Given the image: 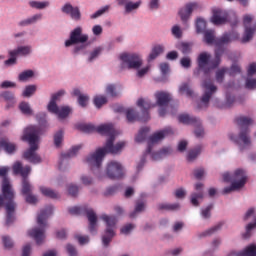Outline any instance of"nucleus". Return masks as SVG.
<instances>
[{
	"instance_id": "b1692460",
	"label": "nucleus",
	"mask_w": 256,
	"mask_h": 256,
	"mask_svg": "<svg viewBox=\"0 0 256 256\" xmlns=\"http://www.w3.org/2000/svg\"><path fill=\"white\" fill-rule=\"evenodd\" d=\"M178 121L184 125H201V120L189 114H181L178 116Z\"/></svg>"
},
{
	"instance_id": "79ce46f5",
	"label": "nucleus",
	"mask_w": 256,
	"mask_h": 256,
	"mask_svg": "<svg viewBox=\"0 0 256 256\" xmlns=\"http://www.w3.org/2000/svg\"><path fill=\"white\" fill-rule=\"evenodd\" d=\"M31 191H33V186H31V183H29V180L26 178H23L22 180V194L23 195H30Z\"/></svg>"
},
{
	"instance_id": "2eb2a0df",
	"label": "nucleus",
	"mask_w": 256,
	"mask_h": 256,
	"mask_svg": "<svg viewBox=\"0 0 256 256\" xmlns=\"http://www.w3.org/2000/svg\"><path fill=\"white\" fill-rule=\"evenodd\" d=\"M254 223H250L246 226V233L243 235L244 239H249L251 237V231L253 229H256V211L255 208H250L247 210V212L244 215V221H249V219H254Z\"/></svg>"
},
{
	"instance_id": "cd10ccee",
	"label": "nucleus",
	"mask_w": 256,
	"mask_h": 256,
	"mask_svg": "<svg viewBox=\"0 0 256 256\" xmlns=\"http://www.w3.org/2000/svg\"><path fill=\"white\" fill-rule=\"evenodd\" d=\"M65 95V90H60L55 94H52L51 100L47 105V109H53L54 107H57V102L61 101V98Z\"/></svg>"
},
{
	"instance_id": "f704fd0d",
	"label": "nucleus",
	"mask_w": 256,
	"mask_h": 256,
	"mask_svg": "<svg viewBox=\"0 0 256 256\" xmlns=\"http://www.w3.org/2000/svg\"><path fill=\"white\" fill-rule=\"evenodd\" d=\"M137 106L140 107V109H143L144 111H149L151 107H155V104H152L151 100L149 99L139 98L137 100Z\"/></svg>"
},
{
	"instance_id": "aec40b11",
	"label": "nucleus",
	"mask_w": 256,
	"mask_h": 256,
	"mask_svg": "<svg viewBox=\"0 0 256 256\" xmlns=\"http://www.w3.org/2000/svg\"><path fill=\"white\" fill-rule=\"evenodd\" d=\"M39 191L44 197H47L48 199H53L54 201L61 199V193H59V191L54 190L50 187L40 186Z\"/></svg>"
},
{
	"instance_id": "4d7b16f0",
	"label": "nucleus",
	"mask_w": 256,
	"mask_h": 256,
	"mask_svg": "<svg viewBox=\"0 0 256 256\" xmlns=\"http://www.w3.org/2000/svg\"><path fill=\"white\" fill-rule=\"evenodd\" d=\"M126 119L128 123H135V121H137V114H135V110L131 108L126 110Z\"/></svg>"
},
{
	"instance_id": "49530a36",
	"label": "nucleus",
	"mask_w": 256,
	"mask_h": 256,
	"mask_svg": "<svg viewBox=\"0 0 256 256\" xmlns=\"http://www.w3.org/2000/svg\"><path fill=\"white\" fill-rule=\"evenodd\" d=\"M19 109L23 115H33V109H31V105L27 102H21L19 104Z\"/></svg>"
},
{
	"instance_id": "423d86ee",
	"label": "nucleus",
	"mask_w": 256,
	"mask_h": 256,
	"mask_svg": "<svg viewBox=\"0 0 256 256\" xmlns=\"http://www.w3.org/2000/svg\"><path fill=\"white\" fill-rule=\"evenodd\" d=\"M222 179L226 183L232 182L239 189H243L247 183V172L241 168H237L233 173L224 172L222 174Z\"/></svg>"
},
{
	"instance_id": "864d4df0",
	"label": "nucleus",
	"mask_w": 256,
	"mask_h": 256,
	"mask_svg": "<svg viewBox=\"0 0 256 256\" xmlns=\"http://www.w3.org/2000/svg\"><path fill=\"white\" fill-rule=\"evenodd\" d=\"M251 21H253V15H251V14H246V15H244V17H243V25H244V27H245V29H246V33H247V31H251Z\"/></svg>"
},
{
	"instance_id": "c756f323",
	"label": "nucleus",
	"mask_w": 256,
	"mask_h": 256,
	"mask_svg": "<svg viewBox=\"0 0 256 256\" xmlns=\"http://www.w3.org/2000/svg\"><path fill=\"white\" fill-rule=\"evenodd\" d=\"M31 51V46H19L12 50V55H15L16 57H27V55H31Z\"/></svg>"
},
{
	"instance_id": "ddd939ff",
	"label": "nucleus",
	"mask_w": 256,
	"mask_h": 256,
	"mask_svg": "<svg viewBox=\"0 0 256 256\" xmlns=\"http://www.w3.org/2000/svg\"><path fill=\"white\" fill-rule=\"evenodd\" d=\"M202 88H203L204 94L201 98V104L207 107V105L209 104V100L213 96V93L217 92V86H214L213 83H211V81L205 80L202 83Z\"/></svg>"
},
{
	"instance_id": "6e6552de",
	"label": "nucleus",
	"mask_w": 256,
	"mask_h": 256,
	"mask_svg": "<svg viewBox=\"0 0 256 256\" xmlns=\"http://www.w3.org/2000/svg\"><path fill=\"white\" fill-rule=\"evenodd\" d=\"M103 159H105V152H103V150L99 148L94 153L88 155L85 158L84 163L88 165L93 173H98L101 165L103 164Z\"/></svg>"
},
{
	"instance_id": "6e6d98bb",
	"label": "nucleus",
	"mask_w": 256,
	"mask_h": 256,
	"mask_svg": "<svg viewBox=\"0 0 256 256\" xmlns=\"http://www.w3.org/2000/svg\"><path fill=\"white\" fill-rule=\"evenodd\" d=\"M1 97L7 102L13 105L15 103V95L12 92L5 91L1 94Z\"/></svg>"
},
{
	"instance_id": "5fc2aeb1",
	"label": "nucleus",
	"mask_w": 256,
	"mask_h": 256,
	"mask_svg": "<svg viewBox=\"0 0 256 256\" xmlns=\"http://www.w3.org/2000/svg\"><path fill=\"white\" fill-rule=\"evenodd\" d=\"M107 103V98L105 96H95L94 97V105L97 107V109H101L103 105Z\"/></svg>"
},
{
	"instance_id": "473e14b6",
	"label": "nucleus",
	"mask_w": 256,
	"mask_h": 256,
	"mask_svg": "<svg viewBox=\"0 0 256 256\" xmlns=\"http://www.w3.org/2000/svg\"><path fill=\"white\" fill-rule=\"evenodd\" d=\"M195 27L197 33H211V31L207 30V21L203 18L196 19Z\"/></svg>"
},
{
	"instance_id": "bb28decb",
	"label": "nucleus",
	"mask_w": 256,
	"mask_h": 256,
	"mask_svg": "<svg viewBox=\"0 0 256 256\" xmlns=\"http://www.w3.org/2000/svg\"><path fill=\"white\" fill-rule=\"evenodd\" d=\"M80 149H81V146H74L67 153L62 154V162L60 163V169L62 171L65 170V167H63V163H65V159H70V157H75L77 153H79Z\"/></svg>"
},
{
	"instance_id": "c85d7f7f",
	"label": "nucleus",
	"mask_w": 256,
	"mask_h": 256,
	"mask_svg": "<svg viewBox=\"0 0 256 256\" xmlns=\"http://www.w3.org/2000/svg\"><path fill=\"white\" fill-rule=\"evenodd\" d=\"M96 131L100 135H110L109 137H114L113 133H115L112 124H102L96 128Z\"/></svg>"
},
{
	"instance_id": "8fccbe9b",
	"label": "nucleus",
	"mask_w": 256,
	"mask_h": 256,
	"mask_svg": "<svg viewBox=\"0 0 256 256\" xmlns=\"http://www.w3.org/2000/svg\"><path fill=\"white\" fill-rule=\"evenodd\" d=\"M201 199H203V192L192 193L190 201L194 207H199V201Z\"/></svg>"
},
{
	"instance_id": "a18cd8bd",
	"label": "nucleus",
	"mask_w": 256,
	"mask_h": 256,
	"mask_svg": "<svg viewBox=\"0 0 256 256\" xmlns=\"http://www.w3.org/2000/svg\"><path fill=\"white\" fill-rule=\"evenodd\" d=\"M29 5H30V7H32V9H47V7H49L50 3H49V1H44V2L30 1Z\"/></svg>"
},
{
	"instance_id": "dca6fc26",
	"label": "nucleus",
	"mask_w": 256,
	"mask_h": 256,
	"mask_svg": "<svg viewBox=\"0 0 256 256\" xmlns=\"http://www.w3.org/2000/svg\"><path fill=\"white\" fill-rule=\"evenodd\" d=\"M116 3L119 7H124L125 13H133L141 7L143 1L138 0L136 2L131 0H116Z\"/></svg>"
},
{
	"instance_id": "5701e85b",
	"label": "nucleus",
	"mask_w": 256,
	"mask_h": 256,
	"mask_svg": "<svg viewBox=\"0 0 256 256\" xmlns=\"http://www.w3.org/2000/svg\"><path fill=\"white\" fill-rule=\"evenodd\" d=\"M173 153V149L171 147L162 148L158 152L151 153L152 161H161V159H165V157H169Z\"/></svg>"
},
{
	"instance_id": "3c124183",
	"label": "nucleus",
	"mask_w": 256,
	"mask_h": 256,
	"mask_svg": "<svg viewBox=\"0 0 256 256\" xmlns=\"http://www.w3.org/2000/svg\"><path fill=\"white\" fill-rule=\"evenodd\" d=\"M179 93L180 95H187V97L193 96V90H191L188 84H182L179 87Z\"/></svg>"
},
{
	"instance_id": "1a4fd4ad",
	"label": "nucleus",
	"mask_w": 256,
	"mask_h": 256,
	"mask_svg": "<svg viewBox=\"0 0 256 256\" xmlns=\"http://www.w3.org/2000/svg\"><path fill=\"white\" fill-rule=\"evenodd\" d=\"M104 175L108 179H121L123 177V164L115 160L109 161L105 165Z\"/></svg>"
},
{
	"instance_id": "a211bd4d",
	"label": "nucleus",
	"mask_w": 256,
	"mask_h": 256,
	"mask_svg": "<svg viewBox=\"0 0 256 256\" xmlns=\"http://www.w3.org/2000/svg\"><path fill=\"white\" fill-rule=\"evenodd\" d=\"M14 175H21L23 179L29 177L31 173V168L29 166L23 167V164L20 161H17L12 166Z\"/></svg>"
},
{
	"instance_id": "39448f33",
	"label": "nucleus",
	"mask_w": 256,
	"mask_h": 256,
	"mask_svg": "<svg viewBox=\"0 0 256 256\" xmlns=\"http://www.w3.org/2000/svg\"><path fill=\"white\" fill-rule=\"evenodd\" d=\"M237 123L241 129L240 134L234 141L239 145L240 149L251 145V136H249V125H253V119L249 117L242 116L237 119Z\"/></svg>"
},
{
	"instance_id": "ea45409f",
	"label": "nucleus",
	"mask_w": 256,
	"mask_h": 256,
	"mask_svg": "<svg viewBox=\"0 0 256 256\" xmlns=\"http://www.w3.org/2000/svg\"><path fill=\"white\" fill-rule=\"evenodd\" d=\"M238 256H256V245L250 244L243 252H240Z\"/></svg>"
},
{
	"instance_id": "bf43d9fd",
	"label": "nucleus",
	"mask_w": 256,
	"mask_h": 256,
	"mask_svg": "<svg viewBox=\"0 0 256 256\" xmlns=\"http://www.w3.org/2000/svg\"><path fill=\"white\" fill-rule=\"evenodd\" d=\"M79 129L84 133H94V131H97V128L93 124H82L79 126Z\"/></svg>"
},
{
	"instance_id": "7ed1b4c3",
	"label": "nucleus",
	"mask_w": 256,
	"mask_h": 256,
	"mask_svg": "<svg viewBox=\"0 0 256 256\" xmlns=\"http://www.w3.org/2000/svg\"><path fill=\"white\" fill-rule=\"evenodd\" d=\"M53 215V206H47L40 211L37 217V225L39 228H34L28 231L29 237L35 239L37 245H41L45 239V228L47 227V219Z\"/></svg>"
},
{
	"instance_id": "13d9d810",
	"label": "nucleus",
	"mask_w": 256,
	"mask_h": 256,
	"mask_svg": "<svg viewBox=\"0 0 256 256\" xmlns=\"http://www.w3.org/2000/svg\"><path fill=\"white\" fill-rule=\"evenodd\" d=\"M13 50H10L8 52L9 55V59L4 61V65H6V67H11V65H15L17 63V56L15 54H12Z\"/></svg>"
},
{
	"instance_id": "0eeeda50",
	"label": "nucleus",
	"mask_w": 256,
	"mask_h": 256,
	"mask_svg": "<svg viewBox=\"0 0 256 256\" xmlns=\"http://www.w3.org/2000/svg\"><path fill=\"white\" fill-rule=\"evenodd\" d=\"M102 221L106 223L107 228L102 235V245L103 247H109V243L113 241V237H115V230L113 228L117 225V218L115 216H109L107 214H103L101 216Z\"/></svg>"
},
{
	"instance_id": "603ef678",
	"label": "nucleus",
	"mask_w": 256,
	"mask_h": 256,
	"mask_svg": "<svg viewBox=\"0 0 256 256\" xmlns=\"http://www.w3.org/2000/svg\"><path fill=\"white\" fill-rule=\"evenodd\" d=\"M36 91H37V86L28 85L25 87L22 95H23V97H31V95H34Z\"/></svg>"
},
{
	"instance_id": "72a5a7b5",
	"label": "nucleus",
	"mask_w": 256,
	"mask_h": 256,
	"mask_svg": "<svg viewBox=\"0 0 256 256\" xmlns=\"http://www.w3.org/2000/svg\"><path fill=\"white\" fill-rule=\"evenodd\" d=\"M209 59H211V55L209 53H200V55L198 56L199 69H205V67H207V63H209Z\"/></svg>"
},
{
	"instance_id": "412c9836",
	"label": "nucleus",
	"mask_w": 256,
	"mask_h": 256,
	"mask_svg": "<svg viewBox=\"0 0 256 256\" xmlns=\"http://www.w3.org/2000/svg\"><path fill=\"white\" fill-rule=\"evenodd\" d=\"M89 37L81 33H73L70 36V39L65 41V47H71V45H77V43H85Z\"/></svg>"
},
{
	"instance_id": "58836bf2",
	"label": "nucleus",
	"mask_w": 256,
	"mask_h": 256,
	"mask_svg": "<svg viewBox=\"0 0 256 256\" xmlns=\"http://www.w3.org/2000/svg\"><path fill=\"white\" fill-rule=\"evenodd\" d=\"M202 147L198 146L197 148H195L194 150H191L188 155H187V161L189 163H193L194 160L197 159V157H199V155H201V151H202Z\"/></svg>"
},
{
	"instance_id": "de8ad7c7",
	"label": "nucleus",
	"mask_w": 256,
	"mask_h": 256,
	"mask_svg": "<svg viewBox=\"0 0 256 256\" xmlns=\"http://www.w3.org/2000/svg\"><path fill=\"white\" fill-rule=\"evenodd\" d=\"M221 227H223V224H217L216 226L202 232L200 237H208L209 235H213L214 233H217V231H221Z\"/></svg>"
},
{
	"instance_id": "69168bd1",
	"label": "nucleus",
	"mask_w": 256,
	"mask_h": 256,
	"mask_svg": "<svg viewBox=\"0 0 256 256\" xmlns=\"http://www.w3.org/2000/svg\"><path fill=\"white\" fill-rule=\"evenodd\" d=\"M70 17L71 19H74V21H81V11H79V8L75 7L72 9Z\"/></svg>"
},
{
	"instance_id": "4be33fe9",
	"label": "nucleus",
	"mask_w": 256,
	"mask_h": 256,
	"mask_svg": "<svg viewBox=\"0 0 256 256\" xmlns=\"http://www.w3.org/2000/svg\"><path fill=\"white\" fill-rule=\"evenodd\" d=\"M86 216L89 221V231L94 234L97 233V214L92 209L86 211Z\"/></svg>"
},
{
	"instance_id": "393cba45",
	"label": "nucleus",
	"mask_w": 256,
	"mask_h": 256,
	"mask_svg": "<svg viewBox=\"0 0 256 256\" xmlns=\"http://www.w3.org/2000/svg\"><path fill=\"white\" fill-rule=\"evenodd\" d=\"M155 98L158 107H165V105H168L169 101H171V96L166 92H156Z\"/></svg>"
},
{
	"instance_id": "a878e982",
	"label": "nucleus",
	"mask_w": 256,
	"mask_h": 256,
	"mask_svg": "<svg viewBox=\"0 0 256 256\" xmlns=\"http://www.w3.org/2000/svg\"><path fill=\"white\" fill-rule=\"evenodd\" d=\"M72 95L73 97L78 98V103L80 107H86L89 104V96H87V94L81 93V90L75 88L72 91Z\"/></svg>"
},
{
	"instance_id": "f03ea898",
	"label": "nucleus",
	"mask_w": 256,
	"mask_h": 256,
	"mask_svg": "<svg viewBox=\"0 0 256 256\" xmlns=\"http://www.w3.org/2000/svg\"><path fill=\"white\" fill-rule=\"evenodd\" d=\"M253 40V33H228L224 34L220 39L215 37L213 33H206L204 35V41L207 45H227V43H249Z\"/></svg>"
},
{
	"instance_id": "37998d69",
	"label": "nucleus",
	"mask_w": 256,
	"mask_h": 256,
	"mask_svg": "<svg viewBox=\"0 0 256 256\" xmlns=\"http://www.w3.org/2000/svg\"><path fill=\"white\" fill-rule=\"evenodd\" d=\"M109 9H111L110 5L103 6L102 8L98 9L95 13H93L90 16V19H98V17L105 15V13H109Z\"/></svg>"
},
{
	"instance_id": "9d476101",
	"label": "nucleus",
	"mask_w": 256,
	"mask_h": 256,
	"mask_svg": "<svg viewBox=\"0 0 256 256\" xmlns=\"http://www.w3.org/2000/svg\"><path fill=\"white\" fill-rule=\"evenodd\" d=\"M212 18L211 21L214 25H223V23H227V21L237 23V16L233 13H227L219 8H214L212 10Z\"/></svg>"
},
{
	"instance_id": "c9c22d12",
	"label": "nucleus",
	"mask_w": 256,
	"mask_h": 256,
	"mask_svg": "<svg viewBox=\"0 0 256 256\" xmlns=\"http://www.w3.org/2000/svg\"><path fill=\"white\" fill-rule=\"evenodd\" d=\"M33 77H35V72H33V70H26L18 75V80L21 83H25L29 81V79H33Z\"/></svg>"
},
{
	"instance_id": "f3484780",
	"label": "nucleus",
	"mask_w": 256,
	"mask_h": 256,
	"mask_svg": "<svg viewBox=\"0 0 256 256\" xmlns=\"http://www.w3.org/2000/svg\"><path fill=\"white\" fill-rule=\"evenodd\" d=\"M49 113H53L54 115L57 116L58 121H65L69 115L72 113V109L69 106H55L52 109H48Z\"/></svg>"
},
{
	"instance_id": "0e129e2a",
	"label": "nucleus",
	"mask_w": 256,
	"mask_h": 256,
	"mask_svg": "<svg viewBox=\"0 0 256 256\" xmlns=\"http://www.w3.org/2000/svg\"><path fill=\"white\" fill-rule=\"evenodd\" d=\"M68 193L71 195V197H77V194L79 193V187H77L75 184H69Z\"/></svg>"
},
{
	"instance_id": "2f4dec72",
	"label": "nucleus",
	"mask_w": 256,
	"mask_h": 256,
	"mask_svg": "<svg viewBox=\"0 0 256 256\" xmlns=\"http://www.w3.org/2000/svg\"><path fill=\"white\" fill-rule=\"evenodd\" d=\"M157 207H158L159 211H179L181 209V204H179V203H174V204L161 203V204H158Z\"/></svg>"
},
{
	"instance_id": "6ab92c4d",
	"label": "nucleus",
	"mask_w": 256,
	"mask_h": 256,
	"mask_svg": "<svg viewBox=\"0 0 256 256\" xmlns=\"http://www.w3.org/2000/svg\"><path fill=\"white\" fill-rule=\"evenodd\" d=\"M171 133V130H163L160 132L154 133L152 136L148 139V153H151V145H155V143H159V141H163L165 139L166 135H169Z\"/></svg>"
},
{
	"instance_id": "a19ab883",
	"label": "nucleus",
	"mask_w": 256,
	"mask_h": 256,
	"mask_svg": "<svg viewBox=\"0 0 256 256\" xmlns=\"http://www.w3.org/2000/svg\"><path fill=\"white\" fill-rule=\"evenodd\" d=\"M161 53H163V47L161 46H155L154 48H152V51L150 52L149 56H148V61H155V58L160 56Z\"/></svg>"
},
{
	"instance_id": "e2e57ef3",
	"label": "nucleus",
	"mask_w": 256,
	"mask_h": 256,
	"mask_svg": "<svg viewBox=\"0 0 256 256\" xmlns=\"http://www.w3.org/2000/svg\"><path fill=\"white\" fill-rule=\"evenodd\" d=\"M62 143H63V132L59 131L54 136V145L56 147H61Z\"/></svg>"
},
{
	"instance_id": "f8f14e48",
	"label": "nucleus",
	"mask_w": 256,
	"mask_h": 256,
	"mask_svg": "<svg viewBox=\"0 0 256 256\" xmlns=\"http://www.w3.org/2000/svg\"><path fill=\"white\" fill-rule=\"evenodd\" d=\"M120 59L122 61V65L127 67V69H141L143 66V59H141L139 54L124 53L120 56Z\"/></svg>"
},
{
	"instance_id": "4468645a",
	"label": "nucleus",
	"mask_w": 256,
	"mask_h": 256,
	"mask_svg": "<svg viewBox=\"0 0 256 256\" xmlns=\"http://www.w3.org/2000/svg\"><path fill=\"white\" fill-rule=\"evenodd\" d=\"M198 8L199 4L197 3H188L182 7L178 12L181 21H183V23H187V21L191 19V14Z\"/></svg>"
},
{
	"instance_id": "680f3d73",
	"label": "nucleus",
	"mask_w": 256,
	"mask_h": 256,
	"mask_svg": "<svg viewBox=\"0 0 256 256\" xmlns=\"http://www.w3.org/2000/svg\"><path fill=\"white\" fill-rule=\"evenodd\" d=\"M211 209H213V206H207L201 209L202 219H211Z\"/></svg>"
},
{
	"instance_id": "e433bc0d",
	"label": "nucleus",
	"mask_w": 256,
	"mask_h": 256,
	"mask_svg": "<svg viewBox=\"0 0 256 256\" xmlns=\"http://www.w3.org/2000/svg\"><path fill=\"white\" fill-rule=\"evenodd\" d=\"M148 135H149V128L147 127L141 128L135 137L136 143H143V141L147 139Z\"/></svg>"
},
{
	"instance_id": "c03bdc74",
	"label": "nucleus",
	"mask_w": 256,
	"mask_h": 256,
	"mask_svg": "<svg viewBox=\"0 0 256 256\" xmlns=\"http://www.w3.org/2000/svg\"><path fill=\"white\" fill-rule=\"evenodd\" d=\"M143 211H145V203L138 202L135 206L134 211L130 213L129 217L131 219H135L137 217V213H143Z\"/></svg>"
},
{
	"instance_id": "7c9ffc66",
	"label": "nucleus",
	"mask_w": 256,
	"mask_h": 256,
	"mask_svg": "<svg viewBox=\"0 0 256 256\" xmlns=\"http://www.w3.org/2000/svg\"><path fill=\"white\" fill-rule=\"evenodd\" d=\"M0 147H2V149H4L6 153H15V151L17 150V145L7 139L0 140Z\"/></svg>"
},
{
	"instance_id": "09e8293b",
	"label": "nucleus",
	"mask_w": 256,
	"mask_h": 256,
	"mask_svg": "<svg viewBox=\"0 0 256 256\" xmlns=\"http://www.w3.org/2000/svg\"><path fill=\"white\" fill-rule=\"evenodd\" d=\"M80 181L82 185H85V187H89L93 185V183H95V179L87 174H83L82 176H80Z\"/></svg>"
},
{
	"instance_id": "4c0bfd02",
	"label": "nucleus",
	"mask_w": 256,
	"mask_h": 256,
	"mask_svg": "<svg viewBox=\"0 0 256 256\" xmlns=\"http://www.w3.org/2000/svg\"><path fill=\"white\" fill-rule=\"evenodd\" d=\"M41 19H43V14H35L21 21L20 25H33V23H37V21H41Z\"/></svg>"
},
{
	"instance_id": "20e7f679",
	"label": "nucleus",
	"mask_w": 256,
	"mask_h": 256,
	"mask_svg": "<svg viewBox=\"0 0 256 256\" xmlns=\"http://www.w3.org/2000/svg\"><path fill=\"white\" fill-rule=\"evenodd\" d=\"M1 190L4 201H8L6 202V225L9 226L13 223V214L15 213V207H17V204L13 201L15 199V190L13 189V184H11L8 178H3Z\"/></svg>"
},
{
	"instance_id": "9b49d317",
	"label": "nucleus",
	"mask_w": 256,
	"mask_h": 256,
	"mask_svg": "<svg viewBox=\"0 0 256 256\" xmlns=\"http://www.w3.org/2000/svg\"><path fill=\"white\" fill-rule=\"evenodd\" d=\"M127 143L125 141H120L115 144V136H109L106 140V143L103 148H100L104 155L107 153H111V155H119L123 149H125V146Z\"/></svg>"
},
{
	"instance_id": "052dcab7",
	"label": "nucleus",
	"mask_w": 256,
	"mask_h": 256,
	"mask_svg": "<svg viewBox=\"0 0 256 256\" xmlns=\"http://www.w3.org/2000/svg\"><path fill=\"white\" fill-rule=\"evenodd\" d=\"M106 93L107 95H110V97H117L119 95L117 88H115V85L113 84L107 86Z\"/></svg>"
},
{
	"instance_id": "774afa93",
	"label": "nucleus",
	"mask_w": 256,
	"mask_h": 256,
	"mask_svg": "<svg viewBox=\"0 0 256 256\" xmlns=\"http://www.w3.org/2000/svg\"><path fill=\"white\" fill-rule=\"evenodd\" d=\"M180 65L184 67V69H189V67H191V57L186 56L180 59Z\"/></svg>"
},
{
	"instance_id": "338daca9",
	"label": "nucleus",
	"mask_w": 256,
	"mask_h": 256,
	"mask_svg": "<svg viewBox=\"0 0 256 256\" xmlns=\"http://www.w3.org/2000/svg\"><path fill=\"white\" fill-rule=\"evenodd\" d=\"M135 229V225L134 224H126L125 226H123L121 228V233L122 235H129V233H131V231H133Z\"/></svg>"
},
{
	"instance_id": "f257e3e1",
	"label": "nucleus",
	"mask_w": 256,
	"mask_h": 256,
	"mask_svg": "<svg viewBox=\"0 0 256 256\" xmlns=\"http://www.w3.org/2000/svg\"><path fill=\"white\" fill-rule=\"evenodd\" d=\"M41 130L36 126H28L24 129V134L21 137L22 141H27L30 148L26 150L23 154V158L30 163H41V156L37 154L39 151V135Z\"/></svg>"
}]
</instances>
